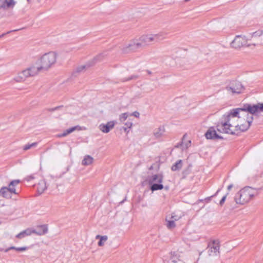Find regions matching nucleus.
<instances>
[{
    "instance_id": "1",
    "label": "nucleus",
    "mask_w": 263,
    "mask_h": 263,
    "mask_svg": "<svg viewBox=\"0 0 263 263\" xmlns=\"http://www.w3.org/2000/svg\"><path fill=\"white\" fill-rule=\"evenodd\" d=\"M262 111L263 103L245 104L242 107L233 109L223 115L216 125V129L220 133L231 135L245 132L250 126L253 116H257Z\"/></svg>"
},
{
    "instance_id": "2",
    "label": "nucleus",
    "mask_w": 263,
    "mask_h": 263,
    "mask_svg": "<svg viewBox=\"0 0 263 263\" xmlns=\"http://www.w3.org/2000/svg\"><path fill=\"white\" fill-rule=\"evenodd\" d=\"M254 191L250 187H246L238 192L235 196V201L237 204H244L248 203L254 196Z\"/></svg>"
},
{
    "instance_id": "3",
    "label": "nucleus",
    "mask_w": 263,
    "mask_h": 263,
    "mask_svg": "<svg viewBox=\"0 0 263 263\" xmlns=\"http://www.w3.org/2000/svg\"><path fill=\"white\" fill-rule=\"evenodd\" d=\"M163 180V176L161 174H155L148 176L147 181L150 185V190L153 192L163 189L164 187L162 184Z\"/></svg>"
},
{
    "instance_id": "4",
    "label": "nucleus",
    "mask_w": 263,
    "mask_h": 263,
    "mask_svg": "<svg viewBox=\"0 0 263 263\" xmlns=\"http://www.w3.org/2000/svg\"><path fill=\"white\" fill-rule=\"evenodd\" d=\"M57 60V54L54 52H50L44 54L40 59L42 69H48L53 65Z\"/></svg>"
},
{
    "instance_id": "5",
    "label": "nucleus",
    "mask_w": 263,
    "mask_h": 263,
    "mask_svg": "<svg viewBox=\"0 0 263 263\" xmlns=\"http://www.w3.org/2000/svg\"><path fill=\"white\" fill-rule=\"evenodd\" d=\"M207 249L210 256H217L219 253V240L218 239L210 240L208 243Z\"/></svg>"
},
{
    "instance_id": "6",
    "label": "nucleus",
    "mask_w": 263,
    "mask_h": 263,
    "mask_svg": "<svg viewBox=\"0 0 263 263\" xmlns=\"http://www.w3.org/2000/svg\"><path fill=\"white\" fill-rule=\"evenodd\" d=\"M142 43L139 40H134L131 41L129 44L124 47L122 50L123 53H127L130 52H134L142 47Z\"/></svg>"
},
{
    "instance_id": "7",
    "label": "nucleus",
    "mask_w": 263,
    "mask_h": 263,
    "mask_svg": "<svg viewBox=\"0 0 263 263\" xmlns=\"http://www.w3.org/2000/svg\"><path fill=\"white\" fill-rule=\"evenodd\" d=\"M226 90L229 92H231L233 94H239L244 90V87L240 82L233 81L228 86L226 87Z\"/></svg>"
},
{
    "instance_id": "8",
    "label": "nucleus",
    "mask_w": 263,
    "mask_h": 263,
    "mask_svg": "<svg viewBox=\"0 0 263 263\" xmlns=\"http://www.w3.org/2000/svg\"><path fill=\"white\" fill-rule=\"evenodd\" d=\"M247 42V40L245 36L237 35L231 42V46L235 49H239L242 46L246 45Z\"/></svg>"
},
{
    "instance_id": "9",
    "label": "nucleus",
    "mask_w": 263,
    "mask_h": 263,
    "mask_svg": "<svg viewBox=\"0 0 263 263\" xmlns=\"http://www.w3.org/2000/svg\"><path fill=\"white\" fill-rule=\"evenodd\" d=\"M103 57H104V55H103V54H100L97 55L96 57H95L93 59V61L91 62H90V63H89L87 65H81V66L78 67L76 68L75 72H77V73H80V72L85 71L87 68L92 66L97 62L102 61V59H103Z\"/></svg>"
},
{
    "instance_id": "10",
    "label": "nucleus",
    "mask_w": 263,
    "mask_h": 263,
    "mask_svg": "<svg viewBox=\"0 0 263 263\" xmlns=\"http://www.w3.org/2000/svg\"><path fill=\"white\" fill-rule=\"evenodd\" d=\"M205 136L206 138L209 139H222V137L217 133L216 130L214 127H210L205 133Z\"/></svg>"
},
{
    "instance_id": "11",
    "label": "nucleus",
    "mask_w": 263,
    "mask_h": 263,
    "mask_svg": "<svg viewBox=\"0 0 263 263\" xmlns=\"http://www.w3.org/2000/svg\"><path fill=\"white\" fill-rule=\"evenodd\" d=\"M263 33L262 30H258L252 33L251 40L254 42L252 45L256 46L257 45L261 44L262 42V39L260 36Z\"/></svg>"
},
{
    "instance_id": "12",
    "label": "nucleus",
    "mask_w": 263,
    "mask_h": 263,
    "mask_svg": "<svg viewBox=\"0 0 263 263\" xmlns=\"http://www.w3.org/2000/svg\"><path fill=\"white\" fill-rule=\"evenodd\" d=\"M115 123L114 121L108 122L106 124H101L99 125V128L104 133H108L110 129L114 127Z\"/></svg>"
},
{
    "instance_id": "13",
    "label": "nucleus",
    "mask_w": 263,
    "mask_h": 263,
    "mask_svg": "<svg viewBox=\"0 0 263 263\" xmlns=\"http://www.w3.org/2000/svg\"><path fill=\"white\" fill-rule=\"evenodd\" d=\"M139 40L140 43H142V46L147 45L151 42H154V39L152 34L143 35L139 37Z\"/></svg>"
},
{
    "instance_id": "14",
    "label": "nucleus",
    "mask_w": 263,
    "mask_h": 263,
    "mask_svg": "<svg viewBox=\"0 0 263 263\" xmlns=\"http://www.w3.org/2000/svg\"><path fill=\"white\" fill-rule=\"evenodd\" d=\"M48 232V227L47 225H41L36 227L35 230L33 229V234L41 236L46 234Z\"/></svg>"
},
{
    "instance_id": "15",
    "label": "nucleus",
    "mask_w": 263,
    "mask_h": 263,
    "mask_svg": "<svg viewBox=\"0 0 263 263\" xmlns=\"http://www.w3.org/2000/svg\"><path fill=\"white\" fill-rule=\"evenodd\" d=\"M16 3L15 0H4L0 5V8L3 9H12L14 7Z\"/></svg>"
},
{
    "instance_id": "16",
    "label": "nucleus",
    "mask_w": 263,
    "mask_h": 263,
    "mask_svg": "<svg viewBox=\"0 0 263 263\" xmlns=\"http://www.w3.org/2000/svg\"><path fill=\"white\" fill-rule=\"evenodd\" d=\"M165 132V129L164 126H160L158 128L154 129L153 135L156 139L161 138Z\"/></svg>"
},
{
    "instance_id": "17",
    "label": "nucleus",
    "mask_w": 263,
    "mask_h": 263,
    "mask_svg": "<svg viewBox=\"0 0 263 263\" xmlns=\"http://www.w3.org/2000/svg\"><path fill=\"white\" fill-rule=\"evenodd\" d=\"M31 77L30 73L29 72V70L28 68L27 69H25L23 70L22 72L18 74V76L17 77L15 78V80L17 82H21L24 81L26 78Z\"/></svg>"
},
{
    "instance_id": "18",
    "label": "nucleus",
    "mask_w": 263,
    "mask_h": 263,
    "mask_svg": "<svg viewBox=\"0 0 263 263\" xmlns=\"http://www.w3.org/2000/svg\"><path fill=\"white\" fill-rule=\"evenodd\" d=\"M167 33L165 32H160L157 34H152L154 42H158L164 40L166 38Z\"/></svg>"
},
{
    "instance_id": "19",
    "label": "nucleus",
    "mask_w": 263,
    "mask_h": 263,
    "mask_svg": "<svg viewBox=\"0 0 263 263\" xmlns=\"http://www.w3.org/2000/svg\"><path fill=\"white\" fill-rule=\"evenodd\" d=\"M186 137V135H183L182 139V142L179 144H178L176 147H182V150L183 151L184 149H187L189 147L191 146V140H188L186 142H184V140Z\"/></svg>"
},
{
    "instance_id": "20",
    "label": "nucleus",
    "mask_w": 263,
    "mask_h": 263,
    "mask_svg": "<svg viewBox=\"0 0 263 263\" xmlns=\"http://www.w3.org/2000/svg\"><path fill=\"white\" fill-rule=\"evenodd\" d=\"M47 189L46 183L44 180H41L37 184V191L41 194Z\"/></svg>"
},
{
    "instance_id": "21",
    "label": "nucleus",
    "mask_w": 263,
    "mask_h": 263,
    "mask_svg": "<svg viewBox=\"0 0 263 263\" xmlns=\"http://www.w3.org/2000/svg\"><path fill=\"white\" fill-rule=\"evenodd\" d=\"M32 234H33V229H27L21 232H20L19 234H18L16 237L18 239H22L25 236H29L31 235Z\"/></svg>"
},
{
    "instance_id": "22",
    "label": "nucleus",
    "mask_w": 263,
    "mask_h": 263,
    "mask_svg": "<svg viewBox=\"0 0 263 263\" xmlns=\"http://www.w3.org/2000/svg\"><path fill=\"white\" fill-rule=\"evenodd\" d=\"M21 181L18 179L13 180L10 182L9 184L10 193L15 194H17L14 186L17 185Z\"/></svg>"
},
{
    "instance_id": "23",
    "label": "nucleus",
    "mask_w": 263,
    "mask_h": 263,
    "mask_svg": "<svg viewBox=\"0 0 263 263\" xmlns=\"http://www.w3.org/2000/svg\"><path fill=\"white\" fill-rule=\"evenodd\" d=\"M28 69L30 73V76L33 77L37 74L42 68L41 66L35 67L33 66L28 68Z\"/></svg>"
},
{
    "instance_id": "24",
    "label": "nucleus",
    "mask_w": 263,
    "mask_h": 263,
    "mask_svg": "<svg viewBox=\"0 0 263 263\" xmlns=\"http://www.w3.org/2000/svg\"><path fill=\"white\" fill-rule=\"evenodd\" d=\"M96 239H100V240L99 241V242L98 243V245L100 247H102L104 245V243L107 241V240L108 239V237L106 235L101 236V235H98L96 236Z\"/></svg>"
},
{
    "instance_id": "25",
    "label": "nucleus",
    "mask_w": 263,
    "mask_h": 263,
    "mask_svg": "<svg viewBox=\"0 0 263 263\" xmlns=\"http://www.w3.org/2000/svg\"><path fill=\"white\" fill-rule=\"evenodd\" d=\"M182 167V161L181 160H178L172 166L171 170L173 171H177L180 170Z\"/></svg>"
},
{
    "instance_id": "26",
    "label": "nucleus",
    "mask_w": 263,
    "mask_h": 263,
    "mask_svg": "<svg viewBox=\"0 0 263 263\" xmlns=\"http://www.w3.org/2000/svg\"><path fill=\"white\" fill-rule=\"evenodd\" d=\"M93 159L89 155L85 156L84 158L82 164L84 165H88L91 164L93 162Z\"/></svg>"
},
{
    "instance_id": "27",
    "label": "nucleus",
    "mask_w": 263,
    "mask_h": 263,
    "mask_svg": "<svg viewBox=\"0 0 263 263\" xmlns=\"http://www.w3.org/2000/svg\"><path fill=\"white\" fill-rule=\"evenodd\" d=\"M77 127H78V126H74V127H72L69 129H67L65 131H64L62 134L59 135L58 136L59 137H65L67 135H68V134L74 132L77 129Z\"/></svg>"
},
{
    "instance_id": "28",
    "label": "nucleus",
    "mask_w": 263,
    "mask_h": 263,
    "mask_svg": "<svg viewBox=\"0 0 263 263\" xmlns=\"http://www.w3.org/2000/svg\"><path fill=\"white\" fill-rule=\"evenodd\" d=\"M166 226L168 229H172L176 227V224L174 221V220H171V219H168V217L166 218Z\"/></svg>"
},
{
    "instance_id": "29",
    "label": "nucleus",
    "mask_w": 263,
    "mask_h": 263,
    "mask_svg": "<svg viewBox=\"0 0 263 263\" xmlns=\"http://www.w3.org/2000/svg\"><path fill=\"white\" fill-rule=\"evenodd\" d=\"M9 192H10L9 187H3L0 190V194L4 197H8L9 196V195H8Z\"/></svg>"
},
{
    "instance_id": "30",
    "label": "nucleus",
    "mask_w": 263,
    "mask_h": 263,
    "mask_svg": "<svg viewBox=\"0 0 263 263\" xmlns=\"http://www.w3.org/2000/svg\"><path fill=\"white\" fill-rule=\"evenodd\" d=\"M37 145V142H33L31 144H27L24 146L23 149L24 151H27L32 147H34L36 146Z\"/></svg>"
},
{
    "instance_id": "31",
    "label": "nucleus",
    "mask_w": 263,
    "mask_h": 263,
    "mask_svg": "<svg viewBox=\"0 0 263 263\" xmlns=\"http://www.w3.org/2000/svg\"><path fill=\"white\" fill-rule=\"evenodd\" d=\"M179 260L176 256L172 255L168 261V263H176Z\"/></svg>"
},
{
    "instance_id": "32",
    "label": "nucleus",
    "mask_w": 263,
    "mask_h": 263,
    "mask_svg": "<svg viewBox=\"0 0 263 263\" xmlns=\"http://www.w3.org/2000/svg\"><path fill=\"white\" fill-rule=\"evenodd\" d=\"M128 116V115L127 113L125 112V113H123V114H122L120 116V121L121 122H124L125 121L127 117Z\"/></svg>"
},
{
    "instance_id": "33",
    "label": "nucleus",
    "mask_w": 263,
    "mask_h": 263,
    "mask_svg": "<svg viewBox=\"0 0 263 263\" xmlns=\"http://www.w3.org/2000/svg\"><path fill=\"white\" fill-rule=\"evenodd\" d=\"M190 172H191L190 166H189L186 169L183 170V171L182 172V174H183V176L185 177L186 175H187L190 173Z\"/></svg>"
},
{
    "instance_id": "34",
    "label": "nucleus",
    "mask_w": 263,
    "mask_h": 263,
    "mask_svg": "<svg viewBox=\"0 0 263 263\" xmlns=\"http://www.w3.org/2000/svg\"><path fill=\"white\" fill-rule=\"evenodd\" d=\"M138 77H139L137 75H133L131 77H129L128 79L123 80V81L125 82V81H129V80H131L133 79L136 80V79H137L138 78Z\"/></svg>"
},
{
    "instance_id": "35",
    "label": "nucleus",
    "mask_w": 263,
    "mask_h": 263,
    "mask_svg": "<svg viewBox=\"0 0 263 263\" xmlns=\"http://www.w3.org/2000/svg\"><path fill=\"white\" fill-rule=\"evenodd\" d=\"M180 216L176 215H172L169 218L171 220H174V221H177L180 219Z\"/></svg>"
},
{
    "instance_id": "36",
    "label": "nucleus",
    "mask_w": 263,
    "mask_h": 263,
    "mask_svg": "<svg viewBox=\"0 0 263 263\" xmlns=\"http://www.w3.org/2000/svg\"><path fill=\"white\" fill-rule=\"evenodd\" d=\"M34 179V175H29V176H27L26 178H25V180L27 181H31V180H33Z\"/></svg>"
},
{
    "instance_id": "37",
    "label": "nucleus",
    "mask_w": 263,
    "mask_h": 263,
    "mask_svg": "<svg viewBox=\"0 0 263 263\" xmlns=\"http://www.w3.org/2000/svg\"><path fill=\"white\" fill-rule=\"evenodd\" d=\"M228 193L225 195L224 196L222 199L220 200V202H219V204L220 205H222L223 203L224 202L225 200H226V197H227V196L228 195Z\"/></svg>"
},
{
    "instance_id": "38",
    "label": "nucleus",
    "mask_w": 263,
    "mask_h": 263,
    "mask_svg": "<svg viewBox=\"0 0 263 263\" xmlns=\"http://www.w3.org/2000/svg\"><path fill=\"white\" fill-rule=\"evenodd\" d=\"M27 249V248L26 247H16V251H26Z\"/></svg>"
},
{
    "instance_id": "39",
    "label": "nucleus",
    "mask_w": 263,
    "mask_h": 263,
    "mask_svg": "<svg viewBox=\"0 0 263 263\" xmlns=\"http://www.w3.org/2000/svg\"><path fill=\"white\" fill-rule=\"evenodd\" d=\"M132 123L130 122H127L125 124V127H127L128 128H130L132 126Z\"/></svg>"
},
{
    "instance_id": "40",
    "label": "nucleus",
    "mask_w": 263,
    "mask_h": 263,
    "mask_svg": "<svg viewBox=\"0 0 263 263\" xmlns=\"http://www.w3.org/2000/svg\"><path fill=\"white\" fill-rule=\"evenodd\" d=\"M16 247H10L7 249H6V250H5V252H8L9 250H16Z\"/></svg>"
},
{
    "instance_id": "41",
    "label": "nucleus",
    "mask_w": 263,
    "mask_h": 263,
    "mask_svg": "<svg viewBox=\"0 0 263 263\" xmlns=\"http://www.w3.org/2000/svg\"><path fill=\"white\" fill-rule=\"evenodd\" d=\"M17 30H12V31H8L6 33H3L2 34L0 35V38L3 37L4 36H5L6 34H9V33L12 32V31H17Z\"/></svg>"
},
{
    "instance_id": "42",
    "label": "nucleus",
    "mask_w": 263,
    "mask_h": 263,
    "mask_svg": "<svg viewBox=\"0 0 263 263\" xmlns=\"http://www.w3.org/2000/svg\"><path fill=\"white\" fill-rule=\"evenodd\" d=\"M139 113L138 111H135L133 113V115L136 118H138L139 117Z\"/></svg>"
},
{
    "instance_id": "43",
    "label": "nucleus",
    "mask_w": 263,
    "mask_h": 263,
    "mask_svg": "<svg viewBox=\"0 0 263 263\" xmlns=\"http://www.w3.org/2000/svg\"><path fill=\"white\" fill-rule=\"evenodd\" d=\"M123 130H124L125 132H126L127 133H128L129 132V128L124 126V127H123Z\"/></svg>"
},
{
    "instance_id": "44",
    "label": "nucleus",
    "mask_w": 263,
    "mask_h": 263,
    "mask_svg": "<svg viewBox=\"0 0 263 263\" xmlns=\"http://www.w3.org/2000/svg\"><path fill=\"white\" fill-rule=\"evenodd\" d=\"M233 187V184H230L228 186V190L230 191Z\"/></svg>"
},
{
    "instance_id": "45",
    "label": "nucleus",
    "mask_w": 263,
    "mask_h": 263,
    "mask_svg": "<svg viewBox=\"0 0 263 263\" xmlns=\"http://www.w3.org/2000/svg\"><path fill=\"white\" fill-rule=\"evenodd\" d=\"M220 189H218L217 190V191L216 192V194L214 195V196H216L218 193V192L220 191Z\"/></svg>"
},
{
    "instance_id": "46",
    "label": "nucleus",
    "mask_w": 263,
    "mask_h": 263,
    "mask_svg": "<svg viewBox=\"0 0 263 263\" xmlns=\"http://www.w3.org/2000/svg\"><path fill=\"white\" fill-rule=\"evenodd\" d=\"M147 72H148V74H151V72L148 71V70H147Z\"/></svg>"
},
{
    "instance_id": "47",
    "label": "nucleus",
    "mask_w": 263,
    "mask_h": 263,
    "mask_svg": "<svg viewBox=\"0 0 263 263\" xmlns=\"http://www.w3.org/2000/svg\"><path fill=\"white\" fill-rule=\"evenodd\" d=\"M247 46V47H250L251 46V44H248Z\"/></svg>"
},
{
    "instance_id": "48",
    "label": "nucleus",
    "mask_w": 263,
    "mask_h": 263,
    "mask_svg": "<svg viewBox=\"0 0 263 263\" xmlns=\"http://www.w3.org/2000/svg\"><path fill=\"white\" fill-rule=\"evenodd\" d=\"M57 109V107L56 108H54V109H52V110H54Z\"/></svg>"
},
{
    "instance_id": "49",
    "label": "nucleus",
    "mask_w": 263,
    "mask_h": 263,
    "mask_svg": "<svg viewBox=\"0 0 263 263\" xmlns=\"http://www.w3.org/2000/svg\"><path fill=\"white\" fill-rule=\"evenodd\" d=\"M2 223V222L0 221V224Z\"/></svg>"
},
{
    "instance_id": "50",
    "label": "nucleus",
    "mask_w": 263,
    "mask_h": 263,
    "mask_svg": "<svg viewBox=\"0 0 263 263\" xmlns=\"http://www.w3.org/2000/svg\"><path fill=\"white\" fill-rule=\"evenodd\" d=\"M27 1H28V2H29V0H27Z\"/></svg>"
}]
</instances>
